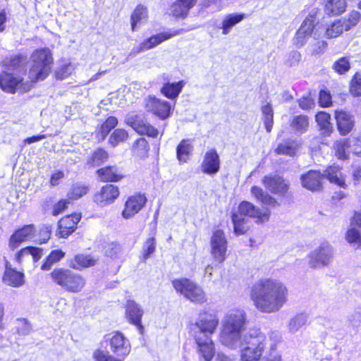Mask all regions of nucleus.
I'll use <instances>...</instances> for the list:
<instances>
[{"instance_id": "f257e3e1", "label": "nucleus", "mask_w": 361, "mask_h": 361, "mask_svg": "<svg viewBox=\"0 0 361 361\" xmlns=\"http://www.w3.org/2000/svg\"><path fill=\"white\" fill-rule=\"evenodd\" d=\"M250 297L259 312L264 314L276 313L288 302V290L281 281L264 278L252 286Z\"/></svg>"}, {"instance_id": "f03ea898", "label": "nucleus", "mask_w": 361, "mask_h": 361, "mask_svg": "<svg viewBox=\"0 0 361 361\" xmlns=\"http://www.w3.org/2000/svg\"><path fill=\"white\" fill-rule=\"evenodd\" d=\"M246 313L242 309L228 311L221 321L220 342L231 349H237L240 345L246 326Z\"/></svg>"}, {"instance_id": "7ed1b4c3", "label": "nucleus", "mask_w": 361, "mask_h": 361, "mask_svg": "<svg viewBox=\"0 0 361 361\" xmlns=\"http://www.w3.org/2000/svg\"><path fill=\"white\" fill-rule=\"evenodd\" d=\"M109 348L114 356L108 352L97 349L93 353L94 361H123L130 352L129 341L120 332H114L106 336Z\"/></svg>"}, {"instance_id": "20e7f679", "label": "nucleus", "mask_w": 361, "mask_h": 361, "mask_svg": "<svg viewBox=\"0 0 361 361\" xmlns=\"http://www.w3.org/2000/svg\"><path fill=\"white\" fill-rule=\"evenodd\" d=\"M32 66L29 78L32 82L44 80L51 72L53 63L52 54L47 48L35 50L31 55Z\"/></svg>"}, {"instance_id": "39448f33", "label": "nucleus", "mask_w": 361, "mask_h": 361, "mask_svg": "<svg viewBox=\"0 0 361 361\" xmlns=\"http://www.w3.org/2000/svg\"><path fill=\"white\" fill-rule=\"evenodd\" d=\"M266 336L264 334L255 331L243 336L240 345V361H259L265 348Z\"/></svg>"}, {"instance_id": "423d86ee", "label": "nucleus", "mask_w": 361, "mask_h": 361, "mask_svg": "<svg viewBox=\"0 0 361 361\" xmlns=\"http://www.w3.org/2000/svg\"><path fill=\"white\" fill-rule=\"evenodd\" d=\"M53 282L71 293H78L85 287L86 281L80 274L63 268L54 269L50 273Z\"/></svg>"}, {"instance_id": "0eeeda50", "label": "nucleus", "mask_w": 361, "mask_h": 361, "mask_svg": "<svg viewBox=\"0 0 361 361\" xmlns=\"http://www.w3.org/2000/svg\"><path fill=\"white\" fill-rule=\"evenodd\" d=\"M360 18V14L359 12L353 11L347 17L342 18L326 25H319L321 38L324 35L328 38H334L339 36L344 30L348 31L352 27L356 25Z\"/></svg>"}, {"instance_id": "6e6552de", "label": "nucleus", "mask_w": 361, "mask_h": 361, "mask_svg": "<svg viewBox=\"0 0 361 361\" xmlns=\"http://www.w3.org/2000/svg\"><path fill=\"white\" fill-rule=\"evenodd\" d=\"M315 18L310 15L302 23L293 38V43L297 47H302L307 42L312 43L317 39H321L319 25L315 23Z\"/></svg>"}, {"instance_id": "1a4fd4ad", "label": "nucleus", "mask_w": 361, "mask_h": 361, "mask_svg": "<svg viewBox=\"0 0 361 361\" xmlns=\"http://www.w3.org/2000/svg\"><path fill=\"white\" fill-rule=\"evenodd\" d=\"M172 283L175 290L190 301L197 304H203L207 301L204 290L196 283L188 279H180L173 281Z\"/></svg>"}, {"instance_id": "9d476101", "label": "nucleus", "mask_w": 361, "mask_h": 361, "mask_svg": "<svg viewBox=\"0 0 361 361\" xmlns=\"http://www.w3.org/2000/svg\"><path fill=\"white\" fill-rule=\"evenodd\" d=\"M219 324V319L215 314L208 312H200L195 322L192 325L191 331L194 338L206 337L212 335Z\"/></svg>"}, {"instance_id": "9b49d317", "label": "nucleus", "mask_w": 361, "mask_h": 361, "mask_svg": "<svg viewBox=\"0 0 361 361\" xmlns=\"http://www.w3.org/2000/svg\"><path fill=\"white\" fill-rule=\"evenodd\" d=\"M308 264L317 269L327 267L334 258V249L328 243H322L308 255Z\"/></svg>"}, {"instance_id": "f8f14e48", "label": "nucleus", "mask_w": 361, "mask_h": 361, "mask_svg": "<svg viewBox=\"0 0 361 361\" xmlns=\"http://www.w3.org/2000/svg\"><path fill=\"white\" fill-rule=\"evenodd\" d=\"M0 87L8 93H13L16 90L27 92L31 89V83L23 82V79L13 73L4 72L0 74Z\"/></svg>"}, {"instance_id": "ddd939ff", "label": "nucleus", "mask_w": 361, "mask_h": 361, "mask_svg": "<svg viewBox=\"0 0 361 361\" xmlns=\"http://www.w3.org/2000/svg\"><path fill=\"white\" fill-rule=\"evenodd\" d=\"M237 214L252 218L257 224H264L269 221L271 211L268 208L260 209L250 202L243 201L239 204Z\"/></svg>"}, {"instance_id": "4468645a", "label": "nucleus", "mask_w": 361, "mask_h": 361, "mask_svg": "<svg viewBox=\"0 0 361 361\" xmlns=\"http://www.w3.org/2000/svg\"><path fill=\"white\" fill-rule=\"evenodd\" d=\"M173 106L169 102L149 96L145 99L146 110L161 120H165L171 116Z\"/></svg>"}, {"instance_id": "2eb2a0df", "label": "nucleus", "mask_w": 361, "mask_h": 361, "mask_svg": "<svg viewBox=\"0 0 361 361\" xmlns=\"http://www.w3.org/2000/svg\"><path fill=\"white\" fill-rule=\"evenodd\" d=\"M183 30L180 29L173 32H165L153 35L143 41L138 46L134 47L130 52V55L135 56L142 51L152 49L160 44L161 42L180 35Z\"/></svg>"}, {"instance_id": "dca6fc26", "label": "nucleus", "mask_w": 361, "mask_h": 361, "mask_svg": "<svg viewBox=\"0 0 361 361\" xmlns=\"http://www.w3.org/2000/svg\"><path fill=\"white\" fill-rule=\"evenodd\" d=\"M227 240L221 230L214 231L211 238V253L214 259L221 263L226 259Z\"/></svg>"}, {"instance_id": "f3484780", "label": "nucleus", "mask_w": 361, "mask_h": 361, "mask_svg": "<svg viewBox=\"0 0 361 361\" xmlns=\"http://www.w3.org/2000/svg\"><path fill=\"white\" fill-rule=\"evenodd\" d=\"M203 173L209 176L216 174L220 169V158L216 149H211L206 152L200 165Z\"/></svg>"}, {"instance_id": "a211bd4d", "label": "nucleus", "mask_w": 361, "mask_h": 361, "mask_svg": "<svg viewBox=\"0 0 361 361\" xmlns=\"http://www.w3.org/2000/svg\"><path fill=\"white\" fill-rule=\"evenodd\" d=\"M147 199L144 195L137 194L128 198L125 203L122 216L124 219H130L138 213L145 205Z\"/></svg>"}, {"instance_id": "6ab92c4d", "label": "nucleus", "mask_w": 361, "mask_h": 361, "mask_svg": "<svg viewBox=\"0 0 361 361\" xmlns=\"http://www.w3.org/2000/svg\"><path fill=\"white\" fill-rule=\"evenodd\" d=\"M80 219V214L77 213L61 219L58 224L57 235L60 238H67L75 231Z\"/></svg>"}, {"instance_id": "aec40b11", "label": "nucleus", "mask_w": 361, "mask_h": 361, "mask_svg": "<svg viewBox=\"0 0 361 361\" xmlns=\"http://www.w3.org/2000/svg\"><path fill=\"white\" fill-rule=\"evenodd\" d=\"M335 118L338 130L341 135H346L350 133L355 126L354 116L343 110L335 111Z\"/></svg>"}, {"instance_id": "412c9836", "label": "nucleus", "mask_w": 361, "mask_h": 361, "mask_svg": "<svg viewBox=\"0 0 361 361\" xmlns=\"http://www.w3.org/2000/svg\"><path fill=\"white\" fill-rule=\"evenodd\" d=\"M127 123L139 134L147 135L152 137H156L158 135V130L140 116H135L128 118Z\"/></svg>"}, {"instance_id": "4be33fe9", "label": "nucleus", "mask_w": 361, "mask_h": 361, "mask_svg": "<svg viewBox=\"0 0 361 361\" xmlns=\"http://www.w3.org/2000/svg\"><path fill=\"white\" fill-rule=\"evenodd\" d=\"M197 345V353L200 357H202L205 361H211L215 353L214 345L211 337H200L194 338Z\"/></svg>"}, {"instance_id": "5701e85b", "label": "nucleus", "mask_w": 361, "mask_h": 361, "mask_svg": "<svg viewBox=\"0 0 361 361\" xmlns=\"http://www.w3.org/2000/svg\"><path fill=\"white\" fill-rule=\"evenodd\" d=\"M35 227L33 224H29L17 230L10 238L9 246L13 250L17 248L20 245L34 237Z\"/></svg>"}, {"instance_id": "b1692460", "label": "nucleus", "mask_w": 361, "mask_h": 361, "mask_svg": "<svg viewBox=\"0 0 361 361\" xmlns=\"http://www.w3.org/2000/svg\"><path fill=\"white\" fill-rule=\"evenodd\" d=\"M119 195L118 187L108 184L94 195V201L101 206L113 202Z\"/></svg>"}, {"instance_id": "393cba45", "label": "nucleus", "mask_w": 361, "mask_h": 361, "mask_svg": "<svg viewBox=\"0 0 361 361\" xmlns=\"http://www.w3.org/2000/svg\"><path fill=\"white\" fill-rule=\"evenodd\" d=\"M264 185L271 192L279 195H284L288 185L285 180L278 175L266 176L262 179Z\"/></svg>"}, {"instance_id": "a878e982", "label": "nucleus", "mask_w": 361, "mask_h": 361, "mask_svg": "<svg viewBox=\"0 0 361 361\" xmlns=\"http://www.w3.org/2000/svg\"><path fill=\"white\" fill-rule=\"evenodd\" d=\"M322 174L317 171H310L300 177L302 185L311 191H319L322 188Z\"/></svg>"}, {"instance_id": "bb28decb", "label": "nucleus", "mask_w": 361, "mask_h": 361, "mask_svg": "<svg viewBox=\"0 0 361 361\" xmlns=\"http://www.w3.org/2000/svg\"><path fill=\"white\" fill-rule=\"evenodd\" d=\"M357 142L355 137L336 140L333 146L336 157L342 160L348 159L352 144L356 145Z\"/></svg>"}, {"instance_id": "cd10ccee", "label": "nucleus", "mask_w": 361, "mask_h": 361, "mask_svg": "<svg viewBox=\"0 0 361 361\" xmlns=\"http://www.w3.org/2000/svg\"><path fill=\"white\" fill-rule=\"evenodd\" d=\"M126 317L133 324L142 329L141 319L143 315V310L134 300H128L126 310Z\"/></svg>"}, {"instance_id": "c85d7f7f", "label": "nucleus", "mask_w": 361, "mask_h": 361, "mask_svg": "<svg viewBox=\"0 0 361 361\" xmlns=\"http://www.w3.org/2000/svg\"><path fill=\"white\" fill-rule=\"evenodd\" d=\"M97 261V258L90 255L78 254L69 260V266L76 270H82L94 266Z\"/></svg>"}, {"instance_id": "c756f323", "label": "nucleus", "mask_w": 361, "mask_h": 361, "mask_svg": "<svg viewBox=\"0 0 361 361\" xmlns=\"http://www.w3.org/2000/svg\"><path fill=\"white\" fill-rule=\"evenodd\" d=\"M197 0H178L171 5V13L176 18H185Z\"/></svg>"}, {"instance_id": "7c9ffc66", "label": "nucleus", "mask_w": 361, "mask_h": 361, "mask_svg": "<svg viewBox=\"0 0 361 361\" xmlns=\"http://www.w3.org/2000/svg\"><path fill=\"white\" fill-rule=\"evenodd\" d=\"M4 282L13 287H19L24 284V274L20 271L8 267V263L6 265V270L3 277Z\"/></svg>"}, {"instance_id": "2f4dec72", "label": "nucleus", "mask_w": 361, "mask_h": 361, "mask_svg": "<svg viewBox=\"0 0 361 361\" xmlns=\"http://www.w3.org/2000/svg\"><path fill=\"white\" fill-rule=\"evenodd\" d=\"M322 176L326 177L331 183H334L343 188H347L344 176L343 175L339 166H329L324 171V174Z\"/></svg>"}, {"instance_id": "473e14b6", "label": "nucleus", "mask_w": 361, "mask_h": 361, "mask_svg": "<svg viewBox=\"0 0 361 361\" xmlns=\"http://www.w3.org/2000/svg\"><path fill=\"white\" fill-rule=\"evenodd\" d=\"M185 84L186 82L184 80L176 82H166L161 88V92L168 99H176Z\"/></svg>"}, {"instance_id": "72a5a7b5", "label": "nucleus", "mask_w": 361, "mask_h": 361, "mask_svg": "<svg viewBox=\"0 0 361 361\" xmlns=\"http://www.w3.org/2000/svg\"><path fill=\"white\" fill-rule=\"evenodd\" d=\"M310 126V118L306 115L293 116L290 121L291 129L296 133L302 135L306 133Z\"/></svg>"}, {"instance_id": "f704fd0d", "label": "nucleus", "mask_w": 361, "mask_h": 361, "mask_svg": "<svg viewBox=\"0 0 361 361\" xmlns=\"http://www.w3.org/2000/svg\"><path fill=\"white\" fill-rule=\"evenodd\" d=\"M245 17L243 13H230L226 15L221 22V28L223 35H228L233 27L241 22Z\"/></svg>"}, {"instance_id": "c9c22d12", "label": "nucleus", "mask_w": 361, "mask_h": 361, "mask_svg": "<svg viewBox=\"0 0 361 361\" xmlns=\"http://www.w3.org/2000/svg\"><path fill=\"white\" fill-rule=\"evenodd\" d=\"M97 174L102 181L117 182L123 176L116 166H106L97 171Z\"/></svg>"}, {"instance_id": "e433bc0d", "label": "nucleus", "mask_w": 361, "mask_h": 361, "mask_svg": "<svg viewBox=\"0 0 361 361\" xmlns=\"http://www.w3.org/2000/svg\"><path fill=\"white\" fill-rule=\"evenodd\" d=\"M252 195L262 204L274 207L278 205V202L275 198L265 192L261 188L253 186L251 188Z\"/></svg>"}, {"instance_id": "4c0bfd02", "label": "nucleus", "mask_w": 361, "mask_h": 361, "mask_svg": "<svg viewBox=\"0 0 361 361\" xmlns=\"http://www.w3.org/2000/svg\"><path fill=\"white\" fill-rule=\"evenodd\" d=\"M193 146L192 141L190 140H183L176 147V157L180 162L185 163L192 152Z\"/></svg>"}, {"instance_id": "58836bf2", "label": "nucleus", "mask_w": 361, "mask_h": 361, "mask_svg": "<svg viewBox=\"0 0 361 361\" xmlns=\"http://www.w3.org/2000/svg\"><path fill=\"white\" fill-rule=\"evenodd\" d=\"M345 0H325V12L330 16H338L345 11Z\"/></svg>"}, {"instance_id": "ea45409f", "label": "nucleus", "mask_w": 361, "mask_h": 361, "mask_svg": "<svg viewBox=\"0 0 361 361\" xmlns=\"http://www.w3.org/2000/svg\"><path fill=\"white\" fill-rule=\"evenodd\" d=\"M232 221L233 224L234 233L237 235H240L246 233L250 228V222L244 216L240 214H233Z\"/></svg>"}, {"instance_id": "a19ab883", "label": "nucleus", "mask_w": 361, "mask_h": 361, "mask_svg": "<svg viewBox=\"0 0 361 361\" xmlns=\"http://www.w3.org/2000/svg\"><path fill=\"white\" fill-rule=\"evenodd\" d=\"M147 16V8L141 5L137 6L131 15L132 30H135L137 24L145 22Z\"/></svg>"}, {"instance_id": "79ce46f5", "label": "nucleus", "mask_w": 361, "mask_h": 361, "mask_svg": "<svg viewBox=\"0 0 361 361\" xmlns=\"http://www.w3.org/2000/svg\"><path fill=\"white\" fill-rule=\"evenodd\" d=\"M307 322V317L303 314H298L290 319L288 323V331L291 334L298 332Z\"/></svg>"}, {"instance_id": "37998d69", "label": "nucleus", "mask_w": 361, "mask_h": 361, "mask_svg": "<svg viewBox=\"0 0 361 361\" xmlns=\"http://www.w3.org/2000/svg\"><path fill=\"white\" fill-rule=\"evenodd\" d=\"M298 149V145L295 141H286L279 145L275 152L278 154L293 156Z\"/></svg>"}, {"instance_id": "c03bdc74", "label": "nucleus", "mask_w": 361, "mask_h": 361, "mask_svg": "<svg viewBox=\"0 0 361 361\" xmlns=\"http://www.w3.org/2000/svg\"><path fill=\"white\" fill-rule=\"evenodd\" d=\"M29 255L32 257L34 261H37L42 257V250L35 247H26L18 252L16 259L18 262H20L24 256Z\"/></svg>"}, {"instance_id": "a18cd8bd", "label": "nucleus", "mask_w": 361, "mask_h": 361, "mask_svg": "<svg viewBox=\"0 0 361 361\" xmlns=\"http://www.w3.org/2000/svg\"><path fill=\"white\" fill-rule=\"evenodd\" d=\"M108 158L107 152L102 149L95 150L87 161V164L91 166H97L106 161Z\"/></svg>"}, {"instance_id": "49530a36", "label": "nucleus", "mask_w": 361, "mask_h": 361, "mask_svg": "<svg viewBox=\"0 0 361 361\" xmlns=\"http://www.w3.org/2000/svg\"><path fill=\"white\" fill-rule=\"evenodd\" d=\"M65 255V252L60 250H55L51 252L47 257L45 262L42 265V269L49 270L51 266L61 259Z\"/></svg>"}, {"instance_id": "de8ad7c7", "label": "nucleus", "mask_w": 361, "mask_h": 361, "mask_svg": "<svg viewBox=\"0 0 361 361\" xmlns=\"http://www.w3.org/2000/svg\"><path fill=\"white\" fill-rule=\"evenodd\" d=\"M149 146L145 138L137 139L133 146V151L139 157H145L147 155Z\"/></svg>"}, {"instance_id": "09e8293b", "label": "nucleus", "mask_w": 361, "mask_h": 361, "mask_svg": "<svg viewBox=\"0 0 361 361\" xmlns=\"http://www.w3.org/2000/svg\"><path fill=\"white\" fill-rule=\"evenodd\" d=\"M89 190V188L87 185L75 183L74 184L70 192L68 193V197L70 199L77 200L87 194Z\"/></svg>"}, {"instance_id": "8fccbe9b", "label": "nucleus", "mask_w": 361, "mask_h": 361, "mask_svg": "<svg viewBox=\"0 0 361 361\" xmlns=\"http://www.w3.org/2000/svg\"><path fill=\"white\" fill-rule=\"evenodd\" d=\"M128 133L123 129H116L111 135L109 142L113 146H116L119 142H124L128 138Z\"/></svg>"}, {"instance_id": "3c124183", "label": "nucleus", "mask_w": 361, "mask_h": 361, "mask_svg": "<svg viewBox=\"0 0 361 361\" xmlns=\"http://www.w3.org/2000/svg\"><path fill=\"white\" fill-rule=\"evenodd\" d=\"M117 124V118L114 116H109L101 126L100 133L102 138L104 139L111 130L115 128Z\"/></svg>"}, {"instance_id": "603ef678", "label": "nucleus", "mask_w": 361, "mask_h": 361, "mask_svg": "<svg viewBox=\"0 0 361 361\" xmlns=\"http://www.w3.org/2000/svg\"><path fill=\"white\" fill-rule=\"evenodd\" d=\"M331 116L324 111H320L316 115V121L320 128L323 130H328L331 127Z\"/></svg>"}, {"instance_id": "864d4df0", "label": "nucleus", "mask_w": 361, "mask_h": 361, "mask_svg": "<svg viewBox=\"0 0 361 361\" xmlns=\"http://www.w3.org/2000/svg\"><path fill=\"white\" fill-rule=\"evenodd\" d=\"M156 248V241L154 237L149 238L145 241L142 248V256L144 259H147L154 252Z\"/></svg>"}, {"instance_id": "5fc2aeb1", "label": "nucleus", "mask_w": 361, "mask_h": 361, "mask_svg": "<svg viewBox=\"0 0 361 361\" xmlns=\"http://www.w3.org/2000/svg\"><path fill=\"white\" fill-rule=\"evenodd\" d=\"M350 62L345 57L339 59L333 65V68L339 74L345 73L350 69Z\"/></svg>"}, {"instance_id": "6e6d98bb", "label": "nucleus", "mask_w": 361, "mask_h": 361, "mask_svg": "<svg viewBox=\"0 0 361 361\" xmlns=\"http://www.w3.org/2000/svg\"><path fill=\"white\" fill-rule=\"evenodd\" d=\"M350 92L354 96L361 95V75L356 73L350 85Z\"/></svg>"}, {"instance_id": "4d7b16f0", "label": "nucleus", "mask_w": 361, "mask_h": 361, "mask_svg": "<svg viewBox=\"0 0 361 361\" xmlns=\"http://www.w3.org/2000/svg\"><path fill=\"white\" fill-rule=\"evenodd\" d=\"M121 247L118 244L116 243H110L105 247V255L111 258H115L120 252Z\"/></svg>"}, {"instance_id": "13d9d810", "label": "nucleus", "mask_w": 361, "mask_h": 361, "mask_svg": "<svg viewBox=\"0 0 361 361\" xmlns=\"http://www.w3.org/2000/svg\"><path fill=\"white\" fill-rule=\"evenodd\" d=\"M300 59L301 55L300 52L297 51H293L287 56L285 63L288 66L291 67L297 65L300 61Z\"/></svg>"}, {"instance_id": "bf43d9fd", "label": "nucleus", "mask_w": 361, "mask_h": 361, "mask_svg": "<svg viewBox=\"0 0 361 361\" xmlns=\"http://www.w3.org/2000/svg\"><path fill=\"white\" fill-rule=\"evenodd\" d=\"M311 46V51L314 54H319L323 51L327 46V44L324 40L317 39L315 41H312L310 44Z\"/></svg>"}, {"instance_id": "052dcab7", "label": "nucleus", "mask_w": 361, "mask_h": 361, "mask_svg": "<svg viewBox=\"0 0 361 361\" xmlns=\"http://www.w3.org/2000/svg\"><path fill=\"white\" fill-rule=\"evenodd\" d=\"M319 103L320 106L323 107L329 106L331 104V94L325 90H321L319 92Z\"/></svg>"}, {"instance_id": "680f3d73", "label": "nucleus", "mask_w": 361, "mask_h": 361, "mask_svg": "<svg viewBox=\"0 0 361 361\" xmlns=\"http://www.w3.org/2000/svg\"><path fill=\"white\" fill-rule=\"evenodd\" d=\"M18 331L21 334H28L31 330V326L25 319H18Z\"/></svg>"}, {"instance_id": "e2e57ef3", "label": "nucleus", "mask_w": 361, "mask_h": 361, "mask_svg": "<svg viewBox=\"0 0 361 361\" xmlns=\"http://www.w3.org/2000/svg\"><path fill=\"white\" fill-rule=\"evenodd\" d=\"M299 106L303 110H309L314 107V103L313 99L310 97H303L298 99Z\"/></svg>"}, {"instance_id": "0e129e2a", "label": "nucleus", "mask_w": 361, "mask_h": 361, "mask_svg": "<svg viewBox=\"0 0 361 361\" xmlns=\"http://www.w3.org/2000/svg\"><path fill=\"white\" fill-rule=\"evenodd\" d=\"M69 202L66 200H62L58 202L54 206L52 214L54 216H57L59 214L62 213L65 209L67 207L68 204Z\"/></svg>"}, {"instance_id": "69168bd1", "label": "nucleus", "mask_w": 361, "mask_h": 361, "mask_svg": "<svg viewBox=\"0 0 361 361\" xmlns=\"http://www.w3.org/2000/svg\"><path fill=\"white\" fill-rule=\"evenodd\" d=\"M72 67L71 65H65L56 71V77L59 79H63L71 74Z\"/></svg>"}, {"instance_id": "338daca9", "label": "nucleus", "mask_w": 361, "mask_h": 361, "mask_svg": "<svg viewBox=\"0 0 361 361\" xmlns=\"http://www.w3.org/2000/svg\"><path fill=\"white\" fill-rule=\"evenodd\" d=\"M352 176L354 185H358L361 181V166H357L353 167Z\"/></svg>"}, {"instance_id": "774afa93", "label": "nucleus", "mask_w": 361, "mask_h": 361, "mask_svg": "<svg viewBox=\"0 0 361 361\" xmlns=\"http://www.w3.org/2000/svg\"><path fill=\"white\" fill-rule=\"evenodd\" d=\"M263 121L267 131L270 133L271 131L274 123V114L264 115Z\"/></svg>"}]
</instances>
